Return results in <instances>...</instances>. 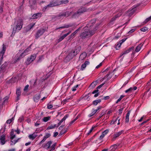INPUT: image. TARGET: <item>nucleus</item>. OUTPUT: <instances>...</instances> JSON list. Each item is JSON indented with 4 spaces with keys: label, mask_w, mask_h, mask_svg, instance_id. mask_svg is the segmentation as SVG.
Masks as SVG:
<instances>
[{
    "label": "nucleus",
    "mask_w": 151,
    "mask_h": 151,
    "mask_svg": "<svg viewBox=\"0 0 151 151\" xmlns=\"http://www.w3.org/2000/svg\"><path fill=\"white\" fill-rule=\"evenodd\" d=\"M96 30L92 29H88L81 33L80 37L82 38H88L92 36L95 33Z\"/></svg>",
    "instance_id": "obj_1"
},
{
    "label": "nucleus",
    "mask_w": 151,
    "mask_h": 151,
    "mask_svg": "<svg viewBox=\"0 0 151 151\" xmlns=\"http://www.w3.org/2000/svg\"><path fill=\"white\" fill-rule=\"evenodd\" d=\"M58 3H57V1H52L51 2H50L49 4L47 5L46 6L44 7L43 9L42 10L43 11H45L46 9H48L50 7H53L54 6H58Z\"/></svg>",
    "instance_id": "obj_2"
},
{
    "label": "nucleus",
    "mask_w": 151,
    "mask_h": 151,
    "mask_svg": "<svg viewBox=\"0 0 151 151\" xmlns=\"http://www.w3.org/2000/svg\"><path fill=\"white\" fill-rule=\"evenodd\" d=\"M23 25L22 20L19 19L14 24V27L15 28H22Z\"/></svg>",
    "instance_id": "obj_3"
},
{
    "label": "nucleus",
    "mask_w": 151,
    "mask_h": 151,
    "mask_svg": "<svg viewBox=\"0 0 151 151\" xmlns=\"http://www.w3.org/2000/svg\"><path fill=\"white\" fill-rule=\"evenodd\" d=\"M31 45L29 47L26 49L20 55L19 57H17V58L16 59V61H17L21 59L24 57L26 53H27L29 50V49L31 48Z\"/></svg>",
    "instance_id": "obj_4"
},
{
    "label": "nucleus",
    "mask_w": 151,
    "mask_h": 151,
    "mask_svg": "<svg viewBox=\"0 0 151 151\" xmlns=\"http://www.w3.org/2000/svg\"><path fill=\"white\" fill-rule=\"evenodd\" d=\"M45 30L44 29H39L36 35V37L37 39L40 36L42 35Z\"/></svg>",
    "instance_id": "obj_5"
},
{
    "label": "nucleus",
    "mask_w": 151,
    "mask_h": 151,
    "mask_svg": "<svg viewBox=\"0 0 151 151\" xmlns=\"http://www.w3.org/2000/svg\"><path fill=\"white\" fill-rule=\"evenodd\" d=\"M86 9L84 7L82 8L79 9L75 13V15L77 14H80L86 12Z\"/></svg>",
    "instance_id": "obj_6"
},
{
    "label": "nucleus",
    "mask_w": 151,
    "mask_h": 151,
    "mask_svg": "<svg viewBox=\"0 0 151 151\" xmlns=\"http://www.w3.org/2000/svg\"><path fill=\"white\" fill-rule=\"evenodd\" d=\"M50 134L49 133L46 134L45 135L43 139L40 142L39 144H40L44 142L47 138L50 137Z\"/></svg>",
    "instance_id": "obj_7"
},
{
    "label": "nucleus",
    "mask_w": 151,
    "mask_h": 151,
    "mask_svg": "<svg viewBox=\"0 0 151 151\" xmlns=\"http://www.w3.org/2000/svg\"><path fill=\"white\" fill-rule=\"evenodd\" d=\"M57 1L58 6L62 4H66L69 2V1L68 0H62L60 1Z\"/></svg>",
    "instance_id": "obj_8"
},
{
    "label": "nucleus",
    "mask_w": 151,
    "mask_h": 151,
    "mask_svg": "<svg viewBox=\"0 0 151 151\" xmlns=\"http://www.w3.org/2000/svg\"><path fill=\"white\" fill-rule=\"evenodd\" d=\"M73 57V56L71 54H70L69 53L67 56L65 58V59L66 61H68L72 59Z\"/></svg>",
    "instance_id": "obj_9"
},
{
    "label": "nucleus",
    "mask_w": 151,
    "mask_h": 151,
    "mask_svg": "<svg viewBox=\"0 0 151 151\" xmlns=\"http://www.w3.org/2000/svg\"><path fill=\"white\" fill-rule=\"evenodd\" d=\"M119 145H117L116 144L114 145H111L110 147V151H114L117 148Z\"/></svg>",
    "instance_id": "obj_10"
},
{
    "label": "nucleus",
    "mask_w": 151,
    "mask_h": 151,
    "mask_svg": "<svg viewBox=\"0 0 151 151\" xmlns=\"http://www.w3.org/2000/svg\"><path fill=\"white\" fill-rule=\"evenodd\" d=\"M6 63L3 64L0 68V73L4 72V70L6 66Z\"/></svg>",
    "instance_id": "obj_11"
},
{
    "label": "nucleus",
    "mask_w": 151,
    "mask_h": 151,
    "mask_svg": "<svg viewBox=\"0 0 151 151\" xmlns=\"http://www.w3.org/2000/svg\"><path fill=\"white\" fill-rule=\"evenodd\" d=\"M87 55V54L86 52H83L81 54L79 58V59L80 60H82L84 59Z\"/></svg>",
    "instance_id": "obj_12"
},
{
    "label": "nucleus",
    "mask_w": 151,
    "mask_h": 151,
    "mask_svg": "<svg viewBox=\"0 0 151 151\" xmlns=\"http://www.w3.org/2000/svg\"><path fill=\"white\" fill-rule=\"evenodd\" d=\"M102 108V106H100L97 107V109H96L94 110L91 114H89L88 116L89 117H91L95 114L100 109Z\"/></svg>",
    "instance_id": "obj_13"
},
{
    "label": "nucleus",
    "mask_w": 151,
    "mask_h": 151,
    "mask_svg": "<svg viewBox=\"0 0 151 151\" xmlns=\"http://www.w3.org/2000/svg\"><path fill=\"white\" fill-rule=\"evenodd\" d=\"M89 62L88 61H86L84 63L82 64L81 68V70H83L86 67L87 65H88L89 64Z\"/></svg>",
    "instance_id": "obj_14"
},
{
    "label": "nucleus",
    "mask_w": 151,
    "mask_h": 151,
    "mask_svg": "<svg viewBox=\"0 0 151 151\" xmlns=\"http://www.w3.org/2000/svg\"><path fill=\"white\" fill-rule=\"evenodd\" d=\"M135 11V9L134 8H133L130 11L128 10L127 11L128 13V16L131 17L132 16L134 13Z\"/></svg>",
    "instance_id": "obj_15"
},
{
    "label": "nucleus",
    "mask_w": 151,
    "mask_h": 151,
    "mask_svg": "<svg viewBox=\"0 0 151 151\" xmlns=\"http://www.w3.org/2000/svg\"><path fill=\"white\" fill-rule=\"evenodd\" d=\"M122 131H121L119 132H118L115 133L114 135V136L113 137V139L114 140L117 137H118L120 135L122 134Z\"/></svg>",
    "instance_id": "obj_16"
},
{
    "label": "nucleus",
    "mask_w": 151,
    "mask_h": 151,
    "mask_svg": "<svg viewBox=\"0 0 151 151\" xmlns=\"http://www.w3.org/2000/svg\"><path fill=\"white\" fill-rule=\"evenodd\" d=\"M6 47L3 44V48L1 52H0V56H3V55H4L5 52L6 50Z\"/></svg>",
    "instance_id": "obj_17"
},
{
    "label": "nucleus",
    "mask_w": 151,
    "mask_h": 151,
    "mask_svg": "<svg viewBox=\"0 0 151 151\" xmlns=\"http://www.w3.org/2000/svg\"><path fill=\"white\" fill-rule=\"evenodd\" d=\"M130 111H128L126 114L125 121L126 123H128L129 122V116L130 113Z\"/></svg>",
    "instance_id": "obj_18"
},
{
    "label": "nucleus",
    "mask_w": 151,
    "mask_h": 151,
    "mask_svg": "<svg viewBox=\"0 0 151 151\" xmlns=\"http://www.w3.org/2000/svg\"><path fill=\"white\" fill-rule=\"evenodd\" d=\"M36 55H32L30 58H28L27 59V60L29 61V62H32L35 60L36 58Z\"/></svg>",
    "instance_id": "obj_19"
},
{
    "label": "nucleus",
    "mask_w": 151,
    "mask_h": 151,
    "mask_svg": "<svg viewBox=\"0 0 151 151\" xmlns=\"http://www.w3.org/2000/svg\"><path fill=\"white\" fill-rule=\"evenodd\" d=\"M52 142L51 141H48L46 144H45L43 145V147L45 148L46 147H47V149H48L50 147V145L52 144Z\"/></svg>",
    "instance_id": "obj_20"
},
{
    "label": "nucleus",
    "mask_w": 151,
    "mask_h": 151,
    "mask_svg": "<svg viewBox=\"0 0 151 151\" xmlns=\"http://www.w3.org/2000/svg\"><path fill=\"white\" fill-rule=\"evenodd\" d=\"M37 135L35 133H34L32 134H30L29 136V138L32 140L34 139L37 137Z\"/></svg>",
    "instance_id": "obj_21"
},
{
    "label": "nucleus",
    "mask_w": 151,
    "mask_h": 151,
    "mask_svg": "<svg viewBox=\"0 0 151 151\" xmlns=\"http://www.w3.org/2000/svg\"><path fill=\"white\" fill-rule=\"evenodd\" d=\"M42 14L41 13L34 14L32 16L33 19L37 18L41 16Z\"/></svg>",
    "instance_id": "obj_22"
},
{
    "label": "nucleus",
    "mask_w": 151,
    "mask_h": 151,
    "mask_svg": "<svg viewBox=\"0 0 151 151\" xmlns=\"http://www.w3.org/2000/svg\"><path fill=\"white\" fill-rule=\"evenodd\" d=\"M134 48V47H130L129 49L124 51V53L122 54V55H123L127 53H129V52L131 51V50H133Z\"/></svg>",
    "instance_id": "obj_23"
},
{
    "label": "nucleus",
    "mask_w": 151,
    "mask_h": 151,
    "mask_svg": "<svg viewBox=\"0 0 151 151\" xmlns=\"http://www.w3.org/2000/svg\"><path fill=\"white\" fill-rule=\"evenodd\" d=\"M81 47L80 46L76 47H75V49H73L75 52L77 53V54L80 51Z\"/></svg>",
    "instance_id": "obj_24"
},
{
    "label": "nucleus",
    "mask_w": 151,
    "mask_h": 151,
    "mask_svg": "<svg viewBox=\"0 0 151 151\" xmlns=\"http://www.w3.org/2000/svg\"><path fill=\"white\" fill-rule=\"evenodd\" d=\"M40 98L39 95H35L34 97V100L35 102H37L39 100Z\"/></svg>",
    "instance_id": "obj_25"
},
{
    "label": "nucleus",
    "mask_w": 151,
    "mask_h": 151,
    "mask_svg": "<svg viewBox=\"0 0 151 151\" xmlns=\"http://www.w3.org/2000/svg\"><path fill=\"white\" fill-rule=\"evenodd\" d=\"M73 26H74V25L73 24H69V25H65L63 27H58V28H67L70 27H72Z\"/></svg>",
    "instance_id": "obj_26"
},
{
    "label": "nucleus",
    "mask_w": 151,
    "mask_h": 151,
    "mask_svg": "<svg viewBox=\"0 0 151 151\" xmlns=\"http://www.w3.org/2000/svg\"><path fill=\"white\" fill-rule=\"evenodd\" d=\"M101 99H98L95 101H94L93 102V104L95 105H96L98 103L101 102Z\"/></svg>",
    "instance_id": "obj_27"
},
{
    "label": "nucleus",
    "mask_w": 151,
    "mask_h": 151,
    "mask_svg": "<svg viewBox=\"0 0 151 151\" xmlns=\"http://www.w3.org/2000/svg\"><path fill=\"white\" fill-rule=\"evenodd\" d=\"M98 83V81L97 80H96L95 81H94L91 84L90 86H91L93 88H94L97 85V84Z\"/></svg>",
    "instance_id": "obj_28"
},
{
    "label": "nucleus",
    "mask_w": 151,
    "mask_h": 151,
    "mask_svg": "<svg viewBox=\"0 0 151 151\" xmlns=\"http://www.w3.org/2000/svg\"><path fill=\"white\" fill-rule=\"evenodd\" d=\"M29 2L31 6L35 4L36 2V0H29Z\"/></svg>",
    "instance_id": "obj_29"
},
{
    "label": "nucleus",
    "mask_w": 151,
    "mask_h": 151,
    "mask_svg": "<svg viewBox=\"0 0 151 151\" xmlns=\"http://www.w3.org/2000/svg\"><path fill=\"white\" fill-rule=\"evenodd\" d=\"M121 14H119L116 15L114 17H113L111 19V21L113 22L115 20V19L121 15Z\"/></svg>",
    "instance_id": "obj_30"
},
{
    "label": "nucleus",
    "mask_w": 151,
    "mask_h": 151,
    "mask_svg": "<svg viewBox=\"0 0 151 151\" xmlns=\"http://www.w3.org/2000/svg\"><path fill=\"white\" fill-rule=\"evenodd\" d=\"M141 46H142V45L141 44H139L138 46H137L136 48V49H135V52H139L140 50Z\"/></svg>",
    "instance_id": "obj_31"
},
{
    "label": "nucleus",
    "mask_w": 151,
    "mask_h": 151,
    "mask_svg": "<svg viewBox=\"0 0 151 151\" xmlns=\"http://www.w3.org/2000/svg\"><path fill=\"white\" fill-rule=\"evenodd\" d=\"M11 139H12L15 137V135L14 134V132L13 129H12V131L11 132Z\"/></svg>",
    "instance_id": "obj_32"
},
{
    "label": "nucleus",
    "mask_w": 151,
    "mask_h": 151,
    "mask_svg": "<svg viewBox=\"0 0 151 151\" xmlns=\"http://www.w3.org/2000/svg\"><path fill=\"white\" fill-rule=\"evenodd\" d=\"M70 53L72 55L73 57L75 56L77 54L74 50H72Z\"/></svg>",
    "instance_id": "obj_33"
},
{
    "label": "nucleus",
    "mask_w": 151,
    "mask_h": 151,
    "mask_svg": "<svg viewBox=\"0 0 151 151\" xmlns=\"http://www.w3.org/2000/svg\"><path fill=\"white\" fill-rule=\"evenodd\" d=\"M50 119V116L44 117L43 119V120L45 122H47Z\"/></svg>",
    "instance_id": "obj_34"
},
{
    "label": "nucleus",
    "mask_w": 151,
    "mask_h": 151,
    "mask_svg": "<svg viewBox=\"0 0 151 151\" xmlns=\"http://www.w3.org/2000/svg\"><path fill=\"white\" fill-rule=\"evenodd\" d=\"M96 134H95L93 136V137H91V138L88 139V141H87V142H86V144H87V143H88L89 142L91 141L93 139H94V138L96 136Z\"/></svg>",
    "instance_id": "obj_35"
},
{
    "label": "nucleus",
    "mask_w": 151,
    "mask_h": 151,
    "mask_svg": "<svg viewBox=\"0 0 151 151\" xmlns=\"http://www.w3.org/2000/svg\"><path fill=\"white\" fill-rule=\"evenodd\" d=\"M16 94L17 96H20L21 95V91L19 88H18L17 90Z\"/></svg>",
    "instance_id": "obj_36"
},
{
    "label": "nucleus",
    "mask_w": 151,
    "mask_h": 151,
    "mask_svg": "<svg viewBox=\"0 0 151 151\" xmlns=\"http://www.w3.org/2000/svg\"><path fill=\"white\" fill-rule=\"evenodd\" d=\"M56 124H55L53 125H51L50 126L48 127L47 129H50L54 128L55 127H56Z\"/></svg>",
    "instance_id": "obj_37"
},
{
    "label": "nucleus",
    "mask_w": 151,
    "mask_h": 151,
    "mask_svg": "<svg viewBox=\"0 0 151 151\" xmlns=\"http://www.w3.org/2000/svg\"><path fill=\"white\" fill-rule=\"evenodd\" d=\"M19 138L18 139H17L16 140H14L13 141L11 140V142H12V143H11V145H13L14 144H15L16 142H17Z\"/></svg>",
    "instance_id": "obj_38"
},
{
    "label": "nucleus",
    "mask_w": 151,
    "mask_h": 151,
    "mask_svg": "<svg viewBox=\"0 0 151 151\" xmlns=\"http://www.w3.org/2000/svg\"><path fill=\"white\" fill-rule=\"evenodd\" d=\"M151 19V16L148 18H147L144 21V22L145 23H146L149 21Z\"/></svg>",
    "instance_id": "obj_39"
},
{
    "label": "nucleus",
    "mask_w": 151,
    "mask_h": 151,
    "mask_svg": "<svg viewBox=\"0 0 151 151\" xmlns=\"http://www.w3.org/2000/svg\"><path fill=\"white\" fill-rule=\"evenodd\" d=\"M68 116V114L66 115L64 117L60 120V121L62 122L63 121H65L66 119Z\"/></svg>",
    "instance_id": "obj_40"
},
{
    "label": "nucleus",
    "mask_w": 151,
    "mask_h": 151,
    "mask_svg": "<svg viewBox=\"0 0 151 151\" xmlns=\"http://www.w3.org/2000/svg\"><path fill=\"white\" fill-rule=\"evenodd\" d=\"M56 143H54L52 146V149L50 151H52V150H53L55 149V146H56Z\"/></svg>",
    "instance_id": "obj_41"
},
{
    "label": "nucleus",
    "mask_w": 151,
    "mask_h": 151,
    "mask_svg": "<svg viewBox=\"0 0 151 151\" xmlns=\"http://www.w3.org/2000/svg\"><path fill=\"white\" fill-rule=\"evenodd\" d=\"M119 118V117H117V118L114 120H112L111 121V122L110 123V124L111 125H112L113 124H114L116 122V121L118 119V118Z\"/></svg>",
    "instance_id": "obj_42"
},
{
    "label": "nucleus",
    "mask_w": 151,
    "mask_h": 151,
    "mask_svg": "<svg viewBox=\"0 0 151 151\" xmlns=\"http://www.w3.org/2000/svg\"><path fill=\"white\" fill-rule=\"evenodd\" d=\"M66 131H67V130H65V131L62 130L60 131V133L59 136H61L62 134H64L66 132Z\"/></svg>",
    "instance_id": "obj_43"
},
{
    "label": "nucleus",
    "mask_w": 151,
    "mask_h": 151,
    "mask_svg": "<svg viewBox=\"0 0 151 151\" xmlns=\"http://www.w3.org/2000/svg\"><path fill=\"white\" fill-rule=\"evenodd\" d=\"M65 13L66 17H68L70 14L71 12H69L68 11H66V12H65Z\"/></svg>",
    "instance_id": "obj_44"
},
{
    "label": "nucleus",
    "mask_w": 151,
    "mask_h": 151,
    "mask_svg": "<svg viewBox=\"0 0 151 151\" xmlns=\"http://www.w3.org/2000/svg\"><path fill=\"white\" fill-rule=\"evenodd\" d=\"M132 91V87H131L129 88V89L125 91V92L126 93H128V92H131Z\"/></svg>",
    "instance_id": "obj_45"
},
{
    "label": "nucleus",
    "mask_w": 151,
    "mask_h": 151,
    "mask_svg": "<svg viewBox=\"0 0 151 151\" xmlns=\"http://www.w3.org/2000/svg\"><path fill=\"white\" fill-rule=\"evenodd\" d=\"M9 99V97L7 96H6L4 99V101L3 102V103H5L6 101H7Z\"/></svg>",
    "instance_id": "obj_46"
},
{
    "label": "nucleus",
    "mask_w": 151,
    "mask_h": 151,
    "mask_svg": "<svg viewBox=\"0 0 151 151\" xmlns=\"http://www.w3.org/2000/svg\"><path fill=\"white\" fill-rule=\"evenodd\" d=\"M105 114L104 112V111H102L100 115V116L99 117V119L101 118L102 116H103Z\"/></svg>",
    "instance_id": "obj_47"
},
{
    "label": "nucleus",
    "mask_w": 151,
    "mask_h": 151,
    "mask_svg": "<svg viewBox=\"0 0 151 151\" xmlns=\"http://www.w3.org/2000/svg\"><path fill=\"white\" fill-rule=\"evenodd\" d=\"M108 132H109V130L106 129V130H105L104 132H102V134H104V135L105 136V134H107Z\"/></svg>",
    "instance_id": "obj_48"
},
{
    "label": "nucleus",
    "mask_w": 151,
    "mask_h": 151,
    "mask_svg": "<svg viewBox=\"0 0 151 151\" xmlns=\"http://www.w3.org/2000/svg\"><path fill=\"white\" fill-rule=\"evenodd\" d=\"M5 135L4 134L2 135L0 138V140H5Z\"/></svg>",
    "instance_id": "obj_49"
},
{
    "label": "nucleus",
    "mask_w": 151,
    "mask_h": 151,
    "mask_svg": "<svg viewBox=\"0 0 151 151\" xmlns=\"http://www.w3.org/2000/svg\"><path fill=\"white\" fill-rule=\"evenodd\" d=\"M61 16H64L66 17L65 14V13H60L58 15V17H61Z\"/></svg>",
    "instance_id": "obj_50"
},
{
    "label": "nucleus",
    "mask_w": 151,
    "mask_h": 151,
    "mask_svg": "<svg viewBox=\"0 0 151 151\" xmlns=\"http://www.w3.org/2000/svg\"><path fill=\"white\" fill-rule=\"evenodd\" d=\"M16 29H13V31L12 32V34L11 35V36L12 37L13 36H14V34L16 33Z\"/></svg>",
    "instance_id": "obj_51"
},
{
    "label": "nucleus",
    "mask_w": 151,
    "mask_h": 151,
    "mask_svg": "<svg viewBox=\"0 0 151 151\" xmlns=\"http://www.w3.org/2000/svg\"><path fill=\"white\" fill-rule=\"evenodd\" d=\"M135 30V29H132L130 31H129V32H128V33L129 34H131L133 32H134Z\"/></svg>",
    "instance_id": "obj_52"
},
{
    "label": "nucleus",
    "mask_w": 151,
    "mask_h": 151,
    "mask_svg": "<svg viewBox=\"0 0 151 151\" xmlns=\"http://www.w3.org/2000/svg\"><path fill=\"white\" fill-rule=\"evenodd\" d=\"M24 120V117L23 116H21L18 119V120L20 122H21L22 121Z\"/></svg>",
    "instance_id": "obj_53"
},
{
    "label": "nucleus",
    "mask_w": 151,
    "mask_h": 151,
    "mask_svg": "<svg viewBox=\"0 0 151 151\" xmlns=\"http://www.w3.org/2000/svg\"><path fill=\"white\" fill-rule=\"evenodd\" d=\"M29 86L28 85H27L25 87L24 89V91H26L28 89L29 87Z\"/></svg>",
    "instance_id": "obj_54"
},
{
    "label": "nucleus",
    "mask_w": 151,
    "mask_h": 151,
    "mask_svg": "<svg viewBox=\"0 0 151 151\" xmlns=\"http://www.w3.org/2000/svg\"><path fill=\"white\" fill-rule=\"evenodd\" d=\"M35 24V23L30 24L29 25V27L30 28H32L34 27Z\"/></svg>",
    "instance_id": "obj_55"
},
{
    "label": "nucleus",
    "mask_w": 151,
    "mask_h": 151,
    "mask_svg": "<svg viewBox=\"0 0 151 151\" xmlns=\"http://www.w3.org/2000/svg\"><path fill=\"white\" fill-rule=\"evenodd\" d=\"M65 37H64L63 36H62V37H61L58 40L60 42L62 41Z\"/></svg>",
    "instance_id": "obj_56"
},
{
    "label": "nucleus",
    "mask_w": 151,
    "mask_h": 151,
    "mask_svg": "<svg viewBox=\"0 0 151 151\" xmlns=\"http://www.w3.org/2000/svg\"><path fill=\"white\" fill-rule=\"evenodd\" d=\"M1 140V145H3L5 143V140Z\"/></svg>",
    "instance_id": "obj_57"
},
{
    "label": "nucleus",
    "mask_w": 151,
    "mask_h": 151,
    "mask_svg": "<svg viewBox=\"0 0 151 151\" xmlns=\"http://www.w3.org/2000/svg\"><path fill=\"white\" fill-rule=\"evenodd\" d=\"M74 33H75V32H73V33H72L71 35L69 37V39L68 40V41L69 40H70V39H71L72 37H73L74 35Z\"/></svg>",
    "instance_id": "obj_58"
},
{
    "label": "nucleus",
    "mask_w": 151,
    "mask_h": 151,
    "mask_svg": "<svg viewBox=\"0 0 151 151\" xmlns=\"http://www.w3.org/2000/svg\"><path fill=\"white\" fill-rule=\"evenodd\" d=\"M53 107V106L52 105H49L48 104L47 105V108L48 109H50L52 108Z\"/></svg>",
    "instance_id": "obj_59"
},
{
    "label": "nucleus",
    "mask_w": 151,
    "mask_h": 151,
    "mask_svg": "<svg viewBox=\"0 0 151 151\" xmlns=\"http://www.w3.org/2000/svg\"><path fill=\"white\" fill-rule=\"evenodd\" d=\"M105 84V83H103L102 84L100 85L99 86L97 87V89H100V88Z\"/></svg>",
    "instance_id": "obj_60"
},
{
    "label": "nucleus",
    "mask_w": 151,
    "mask_h": 151,
    "mask_svg": "<svg viewBox=\"0 0 151 151\" xmlns=\"http://www.w3.org/2000/svg\"><path fill=\"white\" fill-rule=\"evenodd\" d=\"M148 29H140V31L143 32H146L147 31Z\"/></svg>",
    "instance_id": "obj_61"
},
{
    "label": "nucleus",
    "mask_w": 151,
    "mask_h": 151,
    "mask_svg": "<svg viewBox=\"0 0 151 151\" xmlns=\"http://www.w3.org/2000/svg\"><path fill=\"white\" fill-rule=\"evenodd\" d=\"M23 8V6L22 5L21 6L19 7L18 10L19 11H22V9Z\"/></svg>",
    "instance_id": "obj_62"
},
{
    "label": "nucleus",
    "mask_w": 151,
    "mask_h": 151,
    "mask_svg": "<svg viewBox=\"0 0 151 151\" xmlns=\"http://www.w3.org/2000/svg\"><path fill=\"white\" fill-rule=\"evenodd\" d=\"M99 91L98 89L95 90L92 92V93L94 94L97 93Z\"/></svg>",
    "instance_id": "obj_63"
},
{
    "label": "nucleus",
    "mask_w": 151,
    "mask_h": 151,
    "mask_svg": "<svg viewBox=\"0 0 151 151\" xmlns=\"http://www.w3.org/2000/svg\"><path fill=\"white\" fill-rule=\"evenodd\" d=\"M109 96H107L104 97L103 98V99L104 100H106L109 99Z\"/></svg>",
    "instance_id": "obj_64"
}]
</instances>
